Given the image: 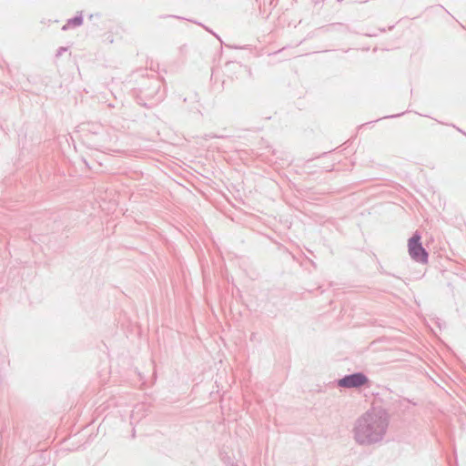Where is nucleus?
Returning <instances> with one entry per match:
<instances>
[{
	"label": "nucleus",
	"instance_id": "nucleus-9",
	"mask_svg": "<svg viewBox=\"0 0 466 466\" xmlns=\"http://www.w3.org/2000/svg\"><path fill=\"white\" fill-rule=\"evenodd\" d=\"M166 17H175L177 19H184L183 17L177 16V15H162L160 18H166Z\"/></svg>",
	"mask_w": 466,
	"mask_h": 466
},
{
	"label": "nucleus",
	"instance_id": "nucleus-1",
	"mask_svg": "<svg viewBox=\"0 0 466 466\" xmlns=\"http://www.w3.org/2000/svg\"><path fill=\"white\" fill-rule=\"evenodd\" d=\"M390 416L386 410L374 408L361 415L354 424L353 438L362 446L381 441L387 432Z\"/></svg>",
	"mask_w": 466,
	"mask_h": 466
},
{
	"label": "nucleus",
	"instance_id": "nucleus-6",
	"mask_svg": "<svg viewBox=\"0 0 466 466\" xmlns=\"http://www.w3.org/2000/svg\"><path fill=\"white\" fill-rule=\"evenodd\" d=\"M438 123L441 124V125H446V126H450V127H452L453 128H455L458 132L461 133L463 136L466 137V132L463 131L462 129H461L460 127H458L457 126L453 125V124H446L442 121H438Z\"/></svg>",
	"mask_w": 466,
	"mask_h": 466
},
{
	"label": "nucleus",
	"instance_id": "nucleus-11",
	"mask_svg": "<svg viewBox=\"0 0 466 466\" xmlns=\"http://www.w3.org/2000/svg\"><path fill=\"white\" fill-rule=\"evenodd\" d=\"M256 337H257V334H256L255 332H253V333H251V334H250V338H249V339H250L251 341H253V340H255V339H256Z\"/></svg>",
	"mask_w": 466,
	"mask_h": 466
},
{
	"label": "nucleus",
	"instance_id": "nucleus-3",
	"mask_svg": "<svg viewBox=\"0 0 466 466\" xmlns=\"http://www.w3.org/2000/svg\"><path fill=\"white\" fill-rule=\"evenodd\" d=\"M408 251L410 258L418 263L426 264L429 260V253L422 246L421 236L415 231L408 240Z\"/></svg>",
	"mask_w": 466,
	"mask_h": 466
},
{
	"label": "nucleus",
	"instance_id": "nucleus-7",
	"mask_svg": "<svg viewBox=\"0 0 466 466\" xmlns=\"http://www.w3.org/2000/svg\"><path fill=\"white\" fill-rule=\"evenodd\" d=\"M67 51V47L61 46L57 49L56 56H62L64 52Z\"/></svg>",
	"mask_w": 466,
	"mask_h": 466
},
{
	"label": "nucleus",
	"instance_id": "nucleus-8",
	"mask_svg": "<svg viewBox=\"0 0 466 466\" xmlns=\"http://www.w3.org/2000/svg\"><path fill=\"white\" fill-rule=\"evenodd\" d=\"M403 114H404V112L400 113V114L391 115V116H384L383 118H394V117L400 116H402Z\"/></svg>",
	"mask_w": 466,
	"mask_h": 466
},
{
	"label": "nucleus",
	"instance_id": "nucleus-4",
	"mask_svg": "<svg viewBox=\"0 0 466 466\" xmlns=\"http://www.w3.org/2000/svg\"><path fill=\"white\" fill-rule=\"evenodd\" d=\"M337 384L344 389H360L365 386L369 387L370 380L364 372L357 371L339 379Z\"/></svg>",
	"mask_w": 466,
	"mask_h": 466
},
{
	"label": "nucleus",
	"instance_id": "nucleus-2",
	"mask_svg": "<svg viewBox=\"0 0 466 466\" xmlns=\"http://www.w3.org/2000/svg\"><path fill=\"white\" fill-rule=\"evenodd\" d=\"M140 87L135 90L137 103L150 107L162 101L166 95L165 88H162V81L157 76H151L144 80Z\"/></svg>",
	"mask_w": 466,
	"mask_h": 466
},
{
	"label": "nucleus",
	"instance_id": "nucleus-10",
	"mask_svg": "<svg viewBox=\"0 0 466 466\" xmlns=\"http://www.w3.org/2000/svg\"><path fill=\"white\" fill-rule=\"evenodd\" d=\"M204 28H205L208 32H209V33H211L213 35H215L218 39H219L218 35L217 34H215L212 30H210V28H208L207 26H204Z\"/></svg>",
	"mask_w": 466,
	"mask_h": 466
},
{
	"label": "nucleus",
	"instance_id": "nucleus-5",
	"mask_svg": "<svg viewBox=\"0 0 466 466\" xmlns=\"http://www.w3.org/2000/svg\"><path fill=\"white\" fill-rule=\"evenodd\" d=\"M84 18L82 14L76 15V16L67 20L66 24L63 25L62 30L66 31L70 27L79 26L83 24Z\"/></svg>",
	"mask_w": 466,
	"mask_h": 466
}]
</instances>
